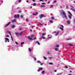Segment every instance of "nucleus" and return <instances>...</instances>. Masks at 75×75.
I'll return each instance as SVG.
<instances>
[{
	"label": "nucleus",
	"instance_id": "nucleus-1",
	"mask_svg": "<svg viewBox=\"0 0 75 75\" xmlns=\"http://www.w3.org/2000/svg\"><path fill=\"white\" fill-rule=\"evenodd\" d=\"M60 13L61 14H62L64 16L65 18H66L67 19V16L66 13H65L64 11L63 10H62V12H60Z\"/></svg>",
	"mask_w": 75,
	"mask_h": 75
},
{
	"label": "nucleus",
	"instance_id": "nucleus-2",
	"mask_svg": "<svg viewBox=\"0 0 75 75\" xmlns=\"http://www.w3.org/2000/svg\"><path fill=\"white\" fill-rule=\"evenodd\" d=\"M46 17L45 16H44V15H43L42 14H41L39 16L40 18V19H41V18H42V17Z\"/></svg>",
	"mask_w": 75,
	"mask_h": 75
},
{
	"label": "nucleus",
	"instance_id": "nucleus-3",
	"mask_svg": "<svg viewBox=\"0 0 75 75\" xmlns=\"http://www.w3.org/2000/svg\"><path fill=\"white\" fill-rule=\"evenodd\" d=\"M10 24H11V22H9L6 25L5 27H7V26H8V25H9Z\"/></svg>",
	"mask_w": 75,
	"mask_h": 75
},
{
	"label": "nucleus",
	"instance_id": "nucleus-4",
	"mask_svg": "<svg viewBox=\"0 0 75 75\" xmlns=\"http://www.w3.org/2000/svg\"><path fill=\"white\" fill-rule=\"evenodd\" d=\"M27 38H28V40H33V38H30V36H28Z\"/></svg>",
	"mask_w": 75,
	"mask_h": 75
},
{
	"label": "nucleus",
	"instance_id": "nucleus-5",
	"mask_svg": "<svg viewBox=\"0 0 75 75\" xmlns=\"http://www.w3.org/2000/svg\"><path fill=\"white\" fill-rule=\"evenodd\" d=\"M70 7H72V8H71V10H73V11H74V7H73V6H72V5H70Z\"/></svg>",
	"mask_w": 75,
	"mask_h": 75
},
{
	"label": "nucleus",
	"instance_id": "nucleus-6",
	"mask_svg": "<svg viewBox=\"0 0 75 75\" xmlns=\"http://www.w3.org/2000/svg\"><path fill=\"white\" fill-rule=\"evenodd\" d=\"M15 34L16 35H19V33L17 32H15Z\"/></svg>",
	"mask_w": 75,
	"mask_h": 75
},
{
	"label": "nucleus",
	"instance_id": "nucleus-7",
	"mask_svg": "<svg viewBox=\"0 0 75 75\" xmlns=\"http://www.w3.org/2000/svg\"><path fill=\"white\" fill-rule=\"evenodd\" d=\"M5 40L6 41H8V42H10V41H9V39H8V38H5Z\"/></svg>",
	"mask_w": 75,
	"mask_h": 75
},
{
	"label": "nucleus",
	"instance_id": "nucleus-8",
	"mask_svg": "<svg viewBox=\"0 0 75 75\" xmlns=\"http://www.w3.org/2000/svg\"><path fill=\"white\" fill-rule=\"evenodd\" d=\"M23 32H21L20 33H19V35L20 36H21V35H22L23 34Z\"/></svg>",
	"mask_w": 75,
	"mask_h": 75
},
{
	"label": "nucleus",
	"instance_id": "nucleus-9",
	"mask_svg": "<svg viewBox=\"0 0 75 75\" xmlns=\"http://www.w3.org/2000/svg\"><path fill=\"white\" fill-rule=\"evenodd\" d=\"M38 14V12H36V13H33V16H37Z\"/></svg>",
	"mask_w": 75,
	"mask_h": 75
},
{
	"label": "nucleus",
	"instance_id": "nucleus-10",
	"mask_svg": "<svg viewBox=\"0 0 75 75\" xmlns=\"http://www.w3.org/2000/svg\"><path fill=\"white\" fill-rule=\"evenodd\" d=\"M48 37H49V38H51V37H52V36L50 35H48Z\"/></svg>",
	"mask_w": 75,
	"mask_h": 75
},
{
	"label": "nucleus",
	"instance_id": "nucleus-11",
	"mask_svg": "<svg viewBox=\"0 0 75 75\" xmlns=\"http://www.w3.org/2000/svg\"><path fill=\"white\" fill-rule=\"evenodd\" d=\"M67 23L68 24H70L71 22H70V21L69 20H68L67 21Z\"/></svg>",
	"mask_w": 75,
	"mask_h": 75
},
{
	"label": "nucleus",
	"instance_id": "nucleus-12",
	"mask_svg": "<svg viewBox=\"0 0 75 75\" xmlns=\"http://www.w3.org/2000/svg\"><path fill=\"white\" fill-rule=\"evenodd\" d=\"M59 31H58L55 34V35H56V36H57V35H58V34H59Z\"/></svg>",
	"mask_w": 75,
	"mask_h": 75
},
{
	"label": "nucleus",
	"instance_id": "nucleus-13",
	"mask_svg": "<svg viewBox=\"0 0 75 75\" xmlns=\"http://www.w3.org/2000/svg\"><path fill=\"white\" fill-rule=\"evenodd\" d=\"M55 51H58L59 50L58 49V48H55Z\"/></svg>",
	"mask_w": 75,
	"mask_h": 75
},
{
	"label": "nucleus",
	"instance_id": "nucleus-14",
	"mask_svg": "<svg viewBox=\"0 0 75 75\" xmlns=\"http://www.w3.org/2000/svg\"><path fill=\"white\" fill-rule=\"evenodd\" d=\"M68 13H69V14L71 16H72V15L71 13V12H70L69 11L68 12Z\"/></svg>",
	"mask_w": 75,
	"mask_h": 75
},
{
	"label": "nucleus",
	"instance_id": "nucleus-15",
	"mask_svg": "<svg viewBox=\"0 0 75 75\" xmlns=\"http://www.w3.org/2000/svg\"><path fill=\"white\" fill-rule=\"evenodd\" d=\"M37 5V4H36V3H34L33 4V6H35Z\"/></svg>",
	"mask_w": 75,
	"mask_h": 75
},
{
	"label": "nucleus",
	"instance_id": "nucleus-16",
	"mask_svg": "<svg viewBox=\"0 0 75 75\" xmlns=\"http://www.w3.org/2000/svg\"><path fill=\"white\" fill-rule=\"evenodd\" d=\"M68 17H69V18H70V19H72V17H71V16L70 15H69Z\"/></svg>",
	"mask_w": 75,
	"mask_h": 75
},
{
	"label": "nucleus",
	"instance_id": "nucleus-17",
	"mask_svg": "<svg viewBox=\"0 0 75 75\" xmlns=\"http://www.w3.org/2000/svg\"><path fill=\"white\" fill-rule=\"evenodd\" d=\"M16 26L13 25L12 26V28H14V27H15Z\"/></svg>",
	"mask_w": 75,
	"mask_h": 75
},
{
	"label": "nucleus",
	"instance_id": "nucleus-18",
	"mask_svg": "<svg viewBox=\"0 0 75 75\" xmlns=\"http://www.w3.org/2000/svg\"><path fill=\"white\" fill-rule=\"evenodd\" d=\"M37 42L38 45H40V42H39L38 41H37L35 43H37Z\"/></svg>",
	"mask_w": 75,
	"mask_h": 75
},
{
	"label": "nucleus",
	"instance_id": "nucleus-19",
	"mask_svg": "<svg viewBox=\"0 0 75 75\" xmlns=\"http://www.w3.org/2000/svg\"><path fill=\"white\" fill-rule=\"evenodd\" d=\"M16 20H13L12 21V23H14V22H16Z\"/></svg>",
	"mask_w": 75,
	"mask_h": 75
},
{
	"label": "nucleus",
	"instance_id": "nucleus-20",
	"mask_svg": "<svg viewBox=\"0 0 75 75\" xmlns=\"http://www.w3.org/2000/svg\"><path fill=\"white\" fill-rule=\"evenodd\" d=\"M51 19H52V20H54V19H55V18H54L53 17H51Z\"/></svg>",
	"mask_w": 75,
	"mask_h": 75
},
{
	"label": "nucleus",
	"instance_id": "nucleus-21",
	"mask_svg": "<svg viewBox=\"0 0 75 75\" xmlns=\"http://www.w3.org/2000/svg\"><path fill=\"white\" fill-rule=\"evenodd\" d=\"M44 72H45V71H42V74H44Z\"/></svg>",
	"mask_w": 75,
	"mask_h": 75
},
{
	"label": "nucleus",
	"instance_id": "nucleus-22",
	"mask_svg": "<svg viewBox=\"0 0 75 75\" xmlns=\"http://www.w3.org/2000/svg\"><path fill=\"white\" fill-rule=\"evenodd\" d=\"M43 39H45L46 38H45V37L44 36H42L41 37Z\"/></svg>",
	"mask_w": 75,
	"mask_h": 75
},
{
	"label": "nucleus",
	"instance_id": "nucleus-23",
	"mask_svg": "<svg viewBox=\"0 0 75 75\" xmlns=\"http://www.w3.org/2000/svg\"><path fill=\"white\" fill-rule=\"evenodd\" d=\"M29 51L30 52H31V49L30 48H29L28 49Z\"/></svg>",
	"mask_w": 75,
	"mask_h": 75
},
{
	"label": "nucleus",
	"instance_id": "nucleus-24",
	"mask_svg": "<svg viewBox=\"0 0 75 75\" xmlns=\"http://www.w3.org/2000/svg\"><path fill=\"white\" fill-rule=\"evenodd\" d=\"M45 5H41L40 6V7H45Z\"/></svg>",
	"mask_w": 75,
	"mask_h": 75
},
{
	"label": "nucleus",
	"instance_id": "nucleus-25",
	"mask_svg": "<svg viewBox=\"0 0 75 75\" xmlns=\"http://www.w3.org/2000/svg\"><path fill=\"white\" fill-rule=\"evenodd\" d=\"M14 18H17V15H15L14 16Z\"/></svg>",
	"mask_w": 75,
	"mask_h": 75
},
{
	"label": "nucleus",
	"instance_id": "nucleus-26",
	"mask_svg": "<svg viewBox=\"0 0 75 75\" xmlns=\"http://www.w3.org/2000/svg\"><path fill=\"white\" fill-rule=\"evenodd\" d=\"M69 45H70V46H72V47H73V46H74V45H72L71 44H69Z\"/></svg>",
	"mask_w": 75,
	"mask_h": 75
},
{
	"label": "nucleus",
	"instance_id": "nucleus-27",
	"mask_svg": "<svg viewBox=\"0 0 75 75\" xmlns=\"http://www.w3.org/2000/svg\"><path fill=\"white\" fill-rule=\"evenodd\" d=\"M26 20L27 22H28L29 21L28 20V18H26Z\"/></svg>",
	"mask_w": 75,
	"mask_h": 75
},
{
	"label": "nucleus",
	"instance_id": "nucleus-28",
	"mask_svg": "<svg viewBox=\"0 0 75 75\" xmlns=\"http://www.w3.org/2000/svg\"><path fill=\"white\" fill-rule=\"evenodd\" d=\"M59 28H60V29H61V30H62L63 31L64 30V29H63V28H62L61 27H60Z\"/></svg>",
	"mask_w": 75,
	"mask_h": 75
},
{
	"label": "nucleus",
	"instance_id": "nucleus-29",
	"mask_svg": "<svg viewBox=\"0 0 75 75\" xmlns=\"http://www.w3.org/2000/svg\"><path fill=\"white\" fill-rule=\"evenodd\" d=\"M31 37H35V35H31Z\"/></svg>",
	"mask_w": 75,
	"mask_h": 75
},
{
	"label": "nucleus",
	"instance_id": "nucleus-30",
	"mask_svg": "<svg viewBox=\"0 0 75 75\" xmlns=\"http://www.w3.org/2000/svg\"><path fill=\"white\" fill-rule=\"evenodd\" d=\"M37 62H38V63H39V64H40L41 63V62H40V61H38Z\"/></svg>",
	"mask_w": 75,
	"mask_h": 75
},
{
	"label": "nucleus",
	"instance_id": "nucleus-31",
	"mask_svg": "<svg viewBox=\"0 0 75 75\" xmlns=\"http://www.w3.org/2000/svg\"><path fill=\"white\" fill-rule=\"evenodd\" d=\"M39 24H40V25H42V24L41 23H40V22L38 23Z\"/></svg>",
	"mask_w": 75,
	"mask_h": 75
},
{
	"label": "nucleus",
	"instance_id": "nucleus-32",
	"mask_svg": "<svg viewBox=\"0 0 75 75\" xmlns=\"http://www.w3.org/2000/svg\"><path fill=\"white\" fill-rule=\"evenodd\" d=\"M44 35H46V33H43L42 34V35L44 36Z\"/></svg>",
	"mask_w": 75,
	"mask_h": 75
},
{
	"label": "nucleus",
	"instance_id": "nucleus-33",
	"mask_svg": "<svg viewBox=\"0 0 75 75\" xmlns=\"http://www.w3.org/2000/svg\"><path fill=\"white\" fill-rule=\"evenodd\" d=\"M52 7H53V5H51L50 6V8H52Z\"/></svg>",
	"mask_w": 75,
	"mask_h": 75
},
{
	"label": "nucleus",
	"instance_id": "nucleus-34",
	"mask_svg": "<svg viewBox=\"0 0 75 75\" xmlns=\"http://www.w3.org/2000/svg\"><path fill=\"white\" fill-rule=\"evenodd\" d=\"M21 18H23V16L22 15H21Z\"/></svg>",
	"mask_w": 75,
	"mask_h": 75
},
{
	"label": "nucleus",
	"instance_id": "nucleus-35",
	"mask_svg": "<svg viewBox=\"0 0 75 75\" xmlns=\"http://www.w3.org/2000/svg\"><path fill=\"white\" fill-rule=\"evenodd\" d=\"M17 17H18V18H19L20 17V15H18Z\"/></svg>",
	"mask_w": 75,
	"mask_h": 75
},
{
	"label": "nucleus",
	"instance_id": "nucleus-36",
	"mask_svg": "<svg viewBox=\"0 0 75 75\" xmlns=\"http://www.w3.org/2000/svg\"><path fill=\"white\" fill-rule=\"evenodd\" d=\"M39 69H41V70H42V68H39Z\"/></svg>",
	"mask_w": 75,
	"mask_h": 75
},
{
	"label": "nucleus",
	"instance_id": "nucleus-37",
	"mask_svg": "<svg viewBox=\"0 0 75 75\" xmlns=\"http://www.w3.org/2000/svg\"><path fill=\"white\" fill-rule=\"evenodd\" d=\"M15 43L17 45H18V43L17 42H15Z\"/></svg>",
	"mask_w": 75,
	"mask_h": 75
},
{
	"label": "nucleus",
	"instance_id": "nucleus-38",
	"mask_svg": "<svg viewBox=\"0 0 75 75\" xmlns=\"http://www.w3.org/2000/svg\"><path fill=\"white\" fill-rule=\"evenodd\" d=\"M50 22L51 23H53V22L52 21H50Z\"/></svg>",
	"mask_w": 75,
	"mask_h": 75
},
{
	"label": "nucleus",
	"instance_id": "nucleus-39",
	"mask_svg": "<svg viewBox=\"0 0 75 75\" xmlns=\"http://www.w3.org/2000/svg\"><path fill=\"white\" fill-rule=\"evenodd\" d=\"M18 12H19V13H21V11H18Z\"/></svg>",
	"mask_w": 75,
	"mask_h": 75
},
{
	"label": "nucleus",
	"instance_id": "nucleus-40",
	"mask_svg": "<svg viewBox=\"0 0 75 75\" xmlns=\"http://www.w3.org/2000/svg\"><path fill=\"white\" fill-rule=\"evenodd\" d=\"M60 25V26L61 27H62V28H64V26L63 25Z\"/></svg>",
	"mask_w": 75,
	"mask_h": 75
},
{
	"label": "nucleus",
	"instance_id": "nucleus-41",
	"mask_svg": "<svg viewBox=\"0 0 75 75\" xmlns=\"http://www.w3.org/2000/svg\"><path fill=\"white\" fill-rule=\"evenodd\" d=\"M49 64H50V65H52V63L51 62L49 63Z\"/></svg>",
	"mask_w": 75,
	"mask_h": 75
},
{
	"label": "nucleus",
	"instance_id": "nucleus-42",
	"mask_svg": "<svg viewBox=\"0 0 75 75\" xmlns=\"http://www.w3.org/2000/svg\"><path fill=\"white\" fill-rule=\"evenodd\" d=\"M59 47V45H57L56 46V47Z\"/></svg>",
	"mask_w": 75,
	"mask_h": 75
},
{
	"label": "nucleus",
	"instance_id": "nucleus-43",
	"mask_svg": "<svg viewBox=\"0 0 75 75\" xmlns=\"http://www.w3.org/2000/svg\"><path fill=\"white\" fill-rule=\"evenodd\" d=\"M71 40V38H69V39H67V41H68V40Z\"/></svg>",
	"mask_w": 75,
	"mask_h": 75
},
{
	"label": "nucleus",
	"instance_id": "nucleus-44",
	"mask_svg": "<svg viewBox=\"0 0 75 75\" xmlns=\"http://www.w3.org/2000/svg\"><path fill=\"white\" fill-rule=\"evenodd\" d=\"M24 44V42H22L21 43V45H22V44Z\"/></svg>",
	"mask_w": 75,
	"mask_h": 75
},
{
	"label": "nucleus",
	"instance_id": "nucleus-45",
	"mask_svg": "<svg viewBox=\"0 0 75 75\" xmlns=\"http://www.w3.org/2000/svg\"><path fill=\"white\" fill-rule=\"evenodd\" d=\"M11 39L12 41H13V37H12V36H11Z\"/></svg>",
	"mask_w": 75,
	"mask_h": 75
},
{
	"label": "nucleus",
	"instance_id": "nucleus-46",
	"mask_svg": "<svg viewBox=\"0 0 75 75\" xmlns=\"http://www.w3.org/2000/svg\"><path fill=\"white\" fill-rule=\"evenodd\" d=\"M35 59V61H36L37 60V59L35 58H33Z\"/></svg>",
	"mask_w": 75,
	"mask_h": 75
},
{
	"label": "nucleus",
	"instance_id": "nucleus-47",
	"mask_svg": "<svg viewBox=\"0 0 75 75\" xmlns=\"http://www.w3.org/2000/svg\"><path fill=\"white\" fill-rule=\"evenodd\" d=\"M9 34H10V35H11V37L12 36V35H11V33L10 32L9 33Z\"/></svg>",
	"mask_w": 75,
	"mask_h": 75
},
{
	"label": "nucleus",
	"instance_id": "nucleus-48",
	"mask_svg": "<svg viewBox=\"0 0 75 75\" xmlns=\"http://www.w3.org/2000/svg\"><path fill=\"white\" fill-rule=\"evenodd\" d=\"M21 1V0H19L18 2L19 3Z\"/></svg>",
	"mask_w": 75,
	"mask_h": 75
},
{
	"label": "nucleus",
	"instance_id": "nucleus-49",
	"mask_svg": "<svg viewBox=\"0 0 75 75\" xmlns=\"http://www.w3.org/2000/svg\"><path fill=\"white\" fill-rule=\"evenodd\" d=\"M44 58H45V60H46V59H47V58H46L44 57Z\"/></svg>",
	"mask_w": 75,
	"mask_h": 75
},
{
	"label": "nucleus",
	"instance_id": "nucleus-50",
	"mask_svg": "<svg viewBox=\"0 0 75 75\" xmlns=\"http://www.w3.org/2000/svg\"><path fill=\"white\" fill-rule=\"evenodd\" d=\"M40 1H44V0H40Z\"/></svg>",
	"mask_w": 75,
	"mask_h": 75
},
{
	"label": "nucleus",
	"instance_id": "nucleus-51",
	"mask_svg": "<svg viewBox=\"0 0 75 75\" xmlns=\"http://www.w3.org/2000/svg\"><path fill=\"white\" fill-rule=\"evenodd\" d=\"M65 67H66V68H68V67L67 66H65Z\"/></svg>",
	"mask_w": 75,
	"mask_h": 75
},
{
	"label": "nucleus",
	"instance_id": "nucleus-52",
	"mask_svg": "<svg viewBox=\"0 0 75 75\" xmlns=\"http://www.w3.org/2000/svg\"><path fill=\"white\" fill-rule=\"evenodd\" d=\"M49 58V59H52V57H50Z\"/></svg>",
	"mask_w": 75,
	"mask_h": 75
},
{
	"label": "nucleus",
	"instance_id": "nucleus-53",
	"mask_svg": "<svg viewBox=\"0 0 75 75\" xmlns=\"http://www.w3.org/2000/svg\"><path fill=\"white\" fill-rule=\"evenodd\" d=\"M41 4H42V5L45 4V3H42Z\"/></svg>",
	"mask_w": 75,
	"mask_h": 75
},
{
	"label": "nucleus",
	"instance_id": "nucleus-54",
	"mask_svg": "<svg viewBox=\"0 0 75 75\" xmlns=\"http://www.w3.org/2000/svg\"><path fill=\"white\" fill-rule=\"evenodd\" d=\"M7 33H8L9 34L10 33V32L8 31H7Z\"/></svg>",
	"mask_w": 75,
	"mask_h": 75
},
{
	"label": "nucleus",
	"instance_id": "nucleus-55",
	"mask_svg": "<svg viewBox=\"0 0 75 75\" xmlns=\"http://www.w3.org/2000/svg\"><path fill=\"white\" fill-rule=\"evenodd\" d=\"M50 1H49L47 3V4H50Z\"/></svg>",
	"mask_w": 75,
	"mask_h": 75
},
{
	"label": "nucleus",
	"instance_id": "nucleus-56",
	"mask_svg": "<svg viewBox=\"0 0 75 75\" xmlns=\"http://www.w3.org/2000/svg\"><path fill=\"white\" fill-rule=\"evenodd\" d=\"M35 39H36V37H35V38H34V40H35Z\"/></svg>",
	"mask_w": 75,
	"mask_h": 75
},
{
	"label": "nucleus",
	"instance_id": "nucleus-57",
	"mask_svg": "<svg viewBox=\"0 0 75 75\" xmlns=\"http://www.w3.org/2000/svg\"><path fill=\"white\" fill-rule=\"evenodd\" d=\"M6 37H9V36L8 35H7L6 36Z\"/></svg>",
	"mask_w": 75,
	"mask_h": 75
},
{
	"label": "nucleus",
	"instance_id": "nucleus-58",
	"mask_svg": "<svg viewBox=\"0 0 75 75\" xmlns=\"http://www.w3.org/2000/svg\"><path fill=\"white\" fill-rule=\"evenodd\" d=\"M43 65V64H42V63H41L40 64V65Z\"/></svg>",
	"mask_w": 75,
	"mask_h": 75
},
{
	"label": "nucleus",
	"instance_id": "nucleus-59",
	"mask_svg": "<svg viewBox=\"0 0 75 75\" xmlns=\"http://www.w3.org/2000/svg\"><path fill=\"white\" fill-rule=\"evenodd\" d=\"M32 0V1H33L34 2H35V0Z\"/></svg>",
	"mask_w": 75,
	"mask_h": 75
},
{
	"label": "nucleus",
	"instance_id": "nucleus-60",
	"mask_svg": "<svg viewBox=\"0 0 75 75\" xmlns=\"http://www.w3.org/2000/svg\"><path fill=\"white\" fill-rule=\"evenodd\" d=\"M74 23H75V19H74Z\"/></svg>",
	"mask_w": 75,
	"mask_h": 75
},
{
	"label": "nucleus",
	"instance_id": "nucleus-61",
	"mask_svg": "<svg viewBox=\"0 0 75 75\" xmlns=\"http://www.w3.org/2000/svg\"><path fill=\"white\" fill-rule=\"evenodd\" d=\"M56 2H57V1H55L54 2V3H56Z\"/></svg>",
	"mask_w": 75,
	"mask_h": 75
},
{
	"label": "nucleus",
	"instance_id": "nucleus-62",
	"mask_svg": "<svg viewBox=\"0 0 75 75\" xmlns=\"http://www.w3.org/2000/svg\"><path fill=\"white\" fill-rule=\"evenodd\" d=\"M30 32H32V30H30Z\"/></svg>",
	"mask_w": 75,
	"mask_h": 75
},
{
	"label": "nucleus",
	"instance_id": "nucleus-63",
	"mask_svg": "<svg viewBox=\"0 0 75 75\" xmlns=\"http://www.w3.org/2000/svg\"><path fill=\"white\" fill-rule=\"evenodd\" d=\"M22 30V28H20L19 29L20 30Z\"/></svg>",
	"mask_w": 75,
	"mask_h": 75
},
{
	"label": "nucleus",
	"instance_id": "nucleus-64",
	"mask_svg": "<svg viewBox=\"0 0 75 75\" xmlns=\"http://www.w3.org/2000/svg\"><path fill=\"white\" fill-rule=\"evenodd\" d=\"M73 11H74V12H75V9H74V10H73Z\"/></svg>",
	"mask_w": 75,
	"mask_h": 75
}]
</instances>
